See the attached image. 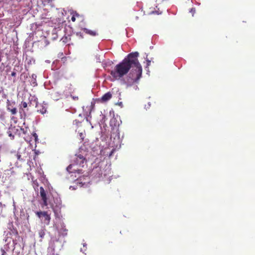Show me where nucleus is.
<instances>
[{"label": "nucleus", "mask_w": 255, "mask_h": 255, "mask_svg": "<svg viewBox=\"0 0 255 255\" xmlns=\"http://www.w3.org/2000/svg\"><path fill=\"white\" fill-rule=\"evenodd\" d=\"M38 234H39V237L41 238H43L45 236L44 230L41 229V230H39V231L38 232Z\"/></svg>", "instance_id": "b1692460"}, {"label": "nucleus", "mask_w": 255, "mask_h": 255, "mask_svg": "<svg viewBox=\"0 0 255 255\" xmlns=\"http://www.w3.org/2000/svg\"><path fill=\"white\" fill-rule=\"evenodd\" d=\"M8 229L9 230V231H8V234H9V235L11 236V237L12 236L15 237V238L16 237L17 235H18V232L16 228H14L12 225V224H10L8 227Z\"/></svg>", "instance_id": "ddd939ff"}, {"label": "nucleus", "mask_w": 255, "mask_h": 255, "mask_svg": "<svg viewBox=\"0 0 255 255\" xmlns=\"http://www.w3.org/2000/svg\"><path fill=\"white\" fill-rule=\"evenodd\" d=\"M83 133H80V137H81V138H82V139L83 138Z\"/></svg>", "instance_id": "a19ab883"}, {"label": "nucleus", "mask_w": 255, "mask_h": 255, "mask_svg": "<svg viewBox=\"0 0 255 255\" xmlns=\"http://www.w3.org/2000/svg\"><path fill=\"white\" fill-rule=\"evenodd\" d=\"M150 63H151V61L149 60V59H146V67L145 68V69L148 68V66L150 64Z\"/></svg>", "instance_id": "cd10ccee"}, {"label": "nucleus", "mask_w": 255, "mask_h": 255, "mask_svg": "<svg viewBox=\"0 0 255 255\" xmlns=\"http://www.w3.org/2000/svg\"><path fill=\"white\" fill-rule=\"evenodd\" d=\"M79 116L81 117H82V114H79Z\"/></svg>", "instance_id": "8fccbe9b"}, {"label": "nucleus", "mask_w": 255, "mask_h": 255, "mask_svg": "<svg viewBox=\"0 0 255 255\" xmlns=\"http://www.w3.org/2000/svg\"><path fill=\"white\" fill-rule=\"evenodd\" d=\"M16 70L14 68L13 69V71L12 72V73L11 74V76H12V77H15L16 76Z\"/></svg>", "instance_id": "c85d7f7f"}, {"label": "nucleus", "mask_w": 255, "mask_h": 255, "mask_svg": "<svg viewBox=\"0 0 255 255\" xmlns=\"http://www.w3.org/2000/svg\"><path fill=\"white\" fill-rule=\"evenodd\" d=\"M72 166H73V164H70L67 168H66V170L69 172V173H72V172H76V170H74L73 171H71L72 168Z\"/></svg>", "instance_id": "5701e85b"}, {"label": "nucleus", "mask_w": 255, "mask_h": 255, "mask_svg": "<svg viewBox=\"0 0 255 255\" xmlns=\"http://www.w3.org/2000/svg\"><path fill=\"white\" fill-rule=\"evenodd\" d=\"M21 111L24 112V110L23 109H21Z\"/></svg>", "instance_id": "864d4df0"}, {"label": "nucleus", "mask_w": 255, "mask_h": 255, "mask_svg": "<svg viewBox=\"0 0 255 255\" xmlns=\"http://www.w3.org/2000/svg\"><path fill=\"white\" fill-rule=\"evenodd\" d=\"M82 122H80L79 121L77 120H75L73 121V125H76L77 127H79V124L80 123H81Z\"/></svg>", "instance_id": "393cba45"}, {"label": "nucleus", "mask_w": 255, "mask_h": 255, "mask_svg": "<svg viewBox=\"0 0 255 255\" xmlns=\"http://www.w3.org/2000/svg\"><path fill=\"white\" fill-rule=\"evenodd\" d=\"M33 102L35 103L38 112L42 114L46 113L47 108V104L43 102L42 104H38L37 102L35 99Z\"/></svg>", "instance_id": "0eeeda50"}, {"label": "nucleus", "mask_w": 255, "mask_h": 255, "mask_svg": "<svg viewBox=\"0 0 255 255\" xmlns=\"http://www.w3.org/2000/svg\"><path fill=\"white\" fill-rule=\"evenodd\" d=\"M74 161L76 165H79L81 167H84L86 159L82 155L79 154L76 157Z\"/></svg>", "instance_id": "1a4fd4ad"}, {"label": "nucleus", "mask_w": 255, "mask_h": 255, "mask_svg": "<svg viewBox=\"0 0 255 255\" xmlns=\"http://www.w3.org/2000/svg\"><path fill=\"white\" fill-rule=\"evenodd\" d=\"M77 35L80 36L81 37H83L82 35V33L81 32H79V33H77Z\"/></svg>", "instance_id": "e433bc0d"}, {"label": "nucleus", "mask_w": 255, "mask_h": 255, "mask_svg": "<svg viewBox=\"0 0 255 255\" xmlns=\"http://www.w3.org/2000/svg\"><path fill=\"white\" fill-rule=\"evenodd\" d=\"M118 104L119 106H120L121 107H123V103H122V102H119V103H118Z\"/></svg>", "instance_id": "ea45409f"}, {"label": "nucleus", "mask_w": 255, "mask_h": 255, "mask_svg": "<svg viewBox=\"0 0 255 255\" xmlns=\"http://www.w3.org/2000/svg\"><path fill=\"white\" fill-rule=\"evenodd\" d=\"M23 6L25 7V10L28 11L31 9L33 6L32 0H28V1L23 3Z\"/></svg>", "instance_id": "dca6fc26"}, {"label": "nucleus", "mask_w": 255, "mask_h": 255, "mask_svg": "<svg viewBox=\"0 0 255 255\" xmlns=\"http://www.w3.org/2000/svg\"><path fill=\"white\" fill-rule=\"evenodd\" d=\"M71 188H72L73 190H75V189H76V188H75V187H73V186H71L70 187V189H71Z\"/></svg>", "instance_id": "37998d69"}, {"label": "nucleus", "mask_w": 255, "mask_h": 255, "mask_svg": "<svg viewBox=\"0 0 255 255\" xmlns=\"http://www.w3.org/2000/svg\"><path fill=\"white\" fill-rule=\"evenodd\" d=\"M110 125L113 129L114 128H119V124H117V120L116 118H112L110 121Z\"/></svg>", "instance_id": "f3484780"}, {"label": "nucleus", "mask_w": 255, "mask_h": 255, "mask_svg": "<svg viewBox=\"0 0 255 255\" xmlns=\"http://www.w3.org/2000/svg\"><path fill=\"white\" fill-rule=\"evenodd\" d=\"M134 61L135 63H132L131 69L125 81L128 86H131L134 83H137L142 76V69L137 57H135Z\"/></svg>", "instance_id": "f03ea898"}, {"label": "nucleus", "mask_w": 255, "mask_h": 255, "mask_svg": "<svg viewBox=\"0 0 255 255\" xmlns=\"http://www.w3.org/2000/svg\"><path fill=\"white\" fill-rule=\"evenodd\" d=\"M58 251L54 250V249L52 248L50 246H49L47 249V255H58Z\"/></svg>", "instance_id": "a211bd4d"}, {"label": "nucleus", "mask_w": 255, "mask_h": 255, "mask_svg": "<svg viewBox=\"0 0 255 255\" xmlns=\"http://www.w3.org/2000/svg\"><path fill=\"white\" fill-rule=\"evenodd\" d=\"M68 230L66 228V226L64 223L61 224V228L58 229V233L60 236L65 237L67 236Z\"/></svg>", "instance_id": "9b49d317"}, {"label": "nucleus", "mask_w": 255, "mask_h": 255, "mask_svg": "<svg viewBox=\"0 0 255 255\" xmlns=\"http://www.w3.org/2000/svg\"><path fill=\"white\" fill-rule=\"evenodd\" d=\"M33 137L35 138V140L37 141V140L38 139V135H37V134L36 133H33Z\"/></svg>", "instance_id": "7c9ffc66"}, {"label": "nucleus", "mask_w": 255, "mask_h": 255, "mask_svg": "<svg viewBox=\"0 0 255 255\" xmlns=\"http://www.w3.org/2000/svg\"><path fill=\"white\" fill-rule=\"evenodd\" d=\"M114 151H115V150L113 149L111 151V153L109 154V156H111L112 155V154H113V152H114Z\"/></svg>", "instance_id": "f704fd0d"}, {"label": "nucleus", "mask_w": 255, "mask_h": 255, "mask_svg": "<svg viewBox=\"0 0 255 255\" xmlns=\"http://www.w3.org/2000/svg\"><path fill=\"white\" fill-rule=\"evenodd\" d=\"M66 39H67V37H66L65 38L63 37V38H62V40H63V42H66Z\"/></svg>", "instance_id": "4c0bfd02"}, {"label": "nucleus", "mask_w": 255, "mask_h": 255, "mask_svg": "<svg viewBox=\"0 0 255 255\" xmlns=\"http://www.w3.org/2000/svg\"><path fill=\"white\" fill-rule=\"evenodd\" d=\"M108 138V135L106 134L105 132H101V135L100 136V139L103 141H106Z\"/></svg>", "instance_id": "4be33fe9"}, {"label": "nucleus", "mask_w": 255, "mask_h": 255, "mask_svg": "<svg viewBox=\"0 0 255 255\" xmlns=\"http://www.w3.org/2000/svg\"><path fill=\"white\" fill-rule=\"evenodd\" d=\"M147 106H148L147 108H149V107L150 106V102H149L148 103Z\"/></svg>", "instance_id": "a18cd8bd"}, {"label": "nucleus", "mask_w": 255, "mask_h": 255, "mask_svg": "<svg viewBox=\"0 0 255 255\" xmlns=\"http://www.w3.org/2000/svg\"><path fill=\"white\" fill-rule=\"evenodd\" d=\"M23 56L25 57V63L28 65H31L35 63V59L31 56L28 55L27 54H23Z\"/></svg>", "instance_id": "f8f14e48"}, {"label": "nucleus", "mask_w": 255, "mask_h": 255, "mask_svg": "<svg viewBox=\"0 0 255 255\" xmlns=\"http://www.w3.org/2000/svg\"><path fill=\"white\" fill-rule=\"evenodd\" d=\"M71 20H72V21H75L76 18H75V17L74 15H73V16L72 17V18H71Z\"/></svg>", "instance_id": "c9c22d12"}, {"label": "nucleus", "mask_w": 255, "mask_h": 255, "mask_svg": "<svg viewBox=\"0 0 255 255\" xmlns=\"http://www.w3.org/2000/svg\"><path fill=\"white\" fill-rule=\"evenodd\" d=\"M78 15H79V14H76V16H78Z\"/></svg>", "instance_id": "6e6d98bb"}, {"label": "nucleus", "mask_w": 255, "mask_h": 255, "mask_svg": "<svg viewBox=\"0 0 255 255\" xmlns=\"http://www.w3.org/2000/svg\"><path fill=\"white\" fill-rule=\"evenodd\" d=\"M21 105L23 108H26L28 107V104L25 102H22Z\"/></svg>", "instance_id": "a878e982"}, {"label": "nucleus", "mask_w": 255, "mask_h": 255, "mask_svg": "<svg viewBox=\"0 0 255 255\" xmlns=\"http://www.w3.org/2000/svg\"><path fill=\"white\" fill-rule=\"evenodd\" d=\"M86 121H87V122H88V121H89V119H88V118H86Z\"/></svg>", "instance_id": "603ef678"}, {"label": "nucleus", "mask_w": 255, "mask_h": 255, "mask_svg": "<svg viewBox=\"0 0 255 255\" xmlns=\"http://www.w3.org/2000/svg\"><path fill=\"white\" fill-rule=\"evenodd\" d=\"M93 172L94 174H95V172H98V174L95 175V176H96L97 177H100L101 176H102V175L103 174L102 172H101V170L100 167H96L95 169H93Z\"/></svg>", "instance_id": "412c9836"}, {"label": "nucleus", "mask_w": 255, "mask_h": 255, "mask_svg": "<svg viewBox=\"0 0 255 255\" xmlns=\"http://www.w3.org/2000/svg\"><path fill=\"white\" fill-rule=\"evenodd\" d=\"M35 213L44 224L46 225L49 224L51 217L50 214H48L47 211H37Z\"/></svg>", "instance_id": "39448f33"}, {"label": "nucleus", "mask_w": 255, "mask_h": 255, "mask_svg": "<svg viewBox=\"0 0 255 255\" xmlns=\"http://www.w3.org/2000/svg\"><path fill=\"white\" fill-rule=\"evenodd\" d=\"M15 127L11 126L10 127H9V128H8V130L7 131L8 135L10 137L11 139H13L14 138V135L13 134V132H15Z\"/></svg>", "instance_id": "4468645a"}, {"label": "nucleus", "mask_w": 255, "mask_h": 255, "mask_svg": "<svg viewBox=\"0 0 255 255\" xmlns=\"http://www.w3.org/2000/svg\"><path fill=\"white\" fill-rule=\"evenodd\" d=\"M83 30L85 32V33L89 34L92 36H95L98 35V33L96 31H93L90 29H88L86 28H83Z\"/></svg>", "instance_id": "6ab92c4d"}, {"label": "nucleus", "mask_w": 255, "mask_h": 255, "mask_svg": "<svg viewBox=\"0 0 255 255\" xmlns=\"http://www.w3.org/2000/svg\"><path fill=\"white\" fill-rule=\"evenodd\" d=\"M35 153H36V154H38V152L35 151Z\"/></svg>", "instance_id": "5fc2aeb1"}, {"label": "nucleus", "mask_w": 255, "mask_h": 255, "mask_svg": "<svg viewBox=\"0 0 255 255\" xmlns=\"http://www.w3.org/2000/svg\"><path fill=\"white\" fill-rule=\"evenodd\" d=\"M1 61V56H0V62Z\"/></svg>", "instance_id": "3c124183"}, {"label": "nucleus", "mask_w": 255, "mask_h": 255, "mask_svg": "<svg viewBox=\"0 0 255 255\" xmlns=\"http://www.w3.org/2000/svg\"><path fill=\"white\" fill-rule=\"evenodd\" d=\"M15 105V102L10 103L8 100L7 101V110L10 112L12 115H15L17 111V109L13 106Z\"/></svg>", "instance_id": "9d476101"}, {"label": "nucleus", "mask_w": 255, "mask_h": 255, "mask_svg": "<svg viewBox=\"0 0 255 255\" xmlns=\"http://www.w3.org/2000/svg\"><path fill=\"white\" fill-rule=\"evenodd\" d=\"M33 98H32V99H33ZM33 102H34V101L32 102V99L30 100L29 102L27 103L28 104V107H31L32 105L33 106L34 105L33 104H35V103Z\"/></svg>", "instance_id": "bb28decb"}, {"label": "nucleus", "mask_w": 255, "mask_h": 255, "mask_svg": "<svg viewBox=\"0 0 255 255\" xmlns=\"http://www.w3.org/2000/svg\"><path fill=\"white\" fill-rule=\"evenodd\" d=\"M18 130V129L17 128H15V132H13V133H15Z\"/></svg>", "instance_id": "c03bdc74"}, {"label": "nucleus", "mask_w": 255, "mask_h": 255, "mask_svg": "<svg viewBox=\"0 0 255 255\" xmlns=\"http://www.w3.org/2000/svg\"><path fill=\"white\" fill-rule=\"evenodd\" d=\"M31 79L30 81V84L33 87H35L37 85V82H36V78L37 76L35 74H32L31 75Z\"/></svg>", "instance_id": "aec40b11"}, {"label": "nucleus", "mask_w": 255, "mask_h": 255, "mask_svg": "<svg viewBox=\"0 0 255 255\" xmlns=\"http://www.w3.org/2000/svg\"><path fill=\"white\" fill-rule=\"evenodd\" d=\"M71 97L74 100H78V97L77 96H71Z\"/></svg>", "instance_id": "72a5a7b5"}, {"label": "nucleus", "mask_w": 255, "mask_h": 255, "mask_svg": "<svg viewBox=\"0 0 255 255\" xmlns=\"http://www.w3.org/2000/svg\"><path fill=\"white\" fill-rule=\"evenodd\" d=\"M20 129L22 131L23 133L26 134L27 133V128L24 129L23 128H20Z\"/></svg>", "instance_id": "c756f323"}, {"label": "nucleus", "mask_w": 255, "mask_h": 255, "mask_svg": "<svg viewBox=\"0 0 255 255\" xmlns=\"http://www.w3.org/2000/svg\"><path fill=\"white\" fill-rule=\"evenodd\" d=\"M51 207L52 208L55 216L57 218H60L61 201L60 199L58 198H54V203H50Z\"/></svg>", "instance_id": "20e7f679"}, {"label": "nucleus", "mask_w": 255, "mask_h": 255, "mask_svg": "<svg viewBox=\"0 0 255 255\" xmlns=\"http://www.w3.org/2000/svg\"><path fill=\"white\" fill-rule=\"evenodd\" d=\"M87 246V244L86 243L83 244V246L86 247Z\"/></svg>", "instance_id": "09e8293b"}, {"label": "nucleus", "mask_w": 255, "mask_h": 255, "mask_svg": "<svg viewBox=\"0 0 255 255\" xmlns=\"http://www.w3.org/2000/svg\"><path fill=\"white\" fill-rule=\"evenodd\" d=\"M138 52H131L128 54L122 62L115 66L114 70L110 72L111 75L116 80L122 78L128 73L132 67V63H135L134 60L135 57H138Z\"/></svg>", "instance_id": "f257e3e1"}, {"label": "nucleus", "mask_w": 255, "mask_h": 255, "mask_svg": "<svg viewBox=\"0 0 255 255\" xmlns=\"http://www.w3.org/2000/svg\"><path fill=\"white\" fill-rule=\"evenodd\" d=\"M0 251H1V255H5L6 252L4 251V250L3 249H1Z\"/></svg>", "instance_id": "473e14b6"}, {"label": "nucleus", "mask_w": 255, "mask_h": 255, "mask_svg": "<svg viewBox=\"0 0 255 255\" xmlns=\"http://www.w3.org/2000/svg\"><path fill=\"white\" fill-rule=\"evenodd\" d=\"M49 246L54 249V250H56V251L59 252L61 250L62 245L61 242H60L59 240L56 239L50 242L49 243Z\"/></svg>", "instance_id": "6e6552de"}, {"label": "nucleus", "mask_w": 255, "mask_h": 255, "mask_svg": "<svg viewBox=\"0 0 255 255\" xmlns=\"http://www.w3.org/2000/svg\"><path fill=\"white\" fill-rule=\"evenodd\" d=\"M110 144L112 146L117 147L119 145H121L122 140L120 137V131L119 128H114L111 132Z\"/></svg>", "instance_id": "7ed1b4c3"}, {"label": "nucleus", "mask_w": 255, "mask_h": 255, "mask_svg": "<svg viewBox=\"0 0 255 255\" xmlns=\"http://www.w3.org/2000/svg\"><path fill=\"white\" fill-rule=\"evenodd\" d=\"M146 70L147 71V72H149L148 68H146Z\"/></svg>", "instance_id": "de8ad7c7"}, {"label": "nucleus", "mask_w": 255, "mask_h": 255, "mask_svg": "<svg viewBox=\"0 0 255 255\" xmlns=\"http://www.w3.org/2000/svg\"><path fill=\"white\" fill-rule=\"evenodd\" d=\"M40 195L41 198L42 202L41 205L42 208L47 206L48 205L47 194L43 187H40Z\"/></svg>", "instance_id": "423d86ee"}, {"label": "nucleus", "mask_w": 255, "mask_h": 255, "mask_svg": "<svg viewBox=\"0 0 255 255\" xmlns=\"http://www.w3.org/2000/svg\"><path fill=\"white\" fill-rule=\"evenodd\" d=\"M16 156L17 159L18 160H21V155H20L19 154L17 153V154H16Z\"/></svg>", "instance_id": "2f4dec72"}, {"label": "nucleus", "mask_w": 255, "mask_h": 255, "mask_svg": "<svg viewBox=\"0 0 255 255\" xmlns=\"http://www.w3.org/2000/svg\"><path fill=\"white\" fill-rule=\"evenodd\" d=\"M55 94L57 95V97H59L61 95L59 92H56Z\"/></svg>", "instance_id": "58836bf2"}, {"label": "nucleus", "mask_w": 255, "mask_h": 255, "mask_svg": "<svg viewBox=\"0 0 255 255\" xmlns=\"http://www.w3.org/2000/svg\"><path fill=\"white\" fill-rule=\"evenodd\" d=\"M81 252H83V250H82V249H81Z\"/></svg>", "instance_id": "4d7b16f0"}, {"label": "nucleus", "mask_w": 255, "mask_h": 255, "mask_svg": "<svg viewBox=\"0 0 255 255\" xmlns=\"http://www.w3.org/2000/svg\"><path fill=\"white\" fill-rule=\"evenodd\" d=\"M103 119H102V120H104V119H105L106 117H105V116H104V115H103Z\"/></svg>", "instance_id": "49530a36"}, {"label": "nucleus", "mask_w": 255, "mask_h": 255, "mask_svg": "<svg viewBox=\"0 0 255 255\" xmlns=\"http://www.w3.org/2000/svg\"><path fill=\"white\" fill-rule=\"evenodd\" d=\"M3 91L2 87H0V93H1Z\"/></svg>", "instance_id": "79ce46f5"}, {"label": "nucleus", "mask_w": 255, "mask_h": 255, "mask_svg": "<svg viewBox=\"0 0 255 255\" xmlns=\"http://www.w3.org/2000/svg\"><path fill=\"white\" fill-rule=\"evenodd\" d=\"M112 98V94L110 92H108L104 94L101 98L102 102H106L109 101Z\"/></svg>", "instance_id": "2eb2a0df"}]
</instances>
